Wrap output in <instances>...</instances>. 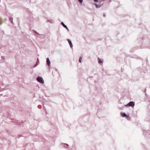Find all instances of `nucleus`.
Segmentation results:
<instances>
[{
	"instance_id": "nucleus-1",
	"label": "nucleus",
	"mask_w": 150,
	"mask_h": 150,
	"mask_svg": "<svg viewBox=\"0 0 150 150\" xmlns=\"http://www.w3.org/2000/svg\"><path fill=\"white\" fill-rule=\"evenodd\" d=\"M37 79L39 82L42 83H44V80L42 77L38 76L37 78Z\"/></svg>"
},
{
	"instance_id": "nucleus-2",
	"label": "nucleus",
	"mask_w": 150,
	"mask_h": 150,
	"mask_svg": "<svg viewBox=\"0 0 150 150\" xmlns=\"http://www.w3.org/2000/svg\"><path fill=\"white\" fill-rule=\"evenodd\" d=\"M134 103L133 101H131L129 102L128 104H127V105H125V106H131L133 107L134 106Z\"/></svg>"
},
{
	"instance_id": "nucleus-3",
	"label": "nucleus",
	"mask_w": 150,
	"mask_h": 150,
	"mask_svg": "<svg viewBox=\"0 0 150 150\" xmlns=\"http://www.w3.org/2000/svg\"><path fill=\"white\" fill-rule=\"evenodd\" d=\"M121 115L123 117H128V116H127L125 113H121Z\"/></svg>"
},
{
	"instance_id": "nucleus-4",
	"label": "nucleus",
	"mask_w": 150,
	"mask_h": 150,
	"mask_svg": "<svg viewBox=\"0 0 150 150\" xmlns=\"http://www.w3.org/2000/svg\"><path fill=\"white\" fill-rule=\"evenodd\" d=\"M47 65H49L50 64V62L49 58H47Z\"/></svg>"
},
{
	"instance_id": "nucleus-5",
	"label": "nucleus",
	"mask_w": 150,
	"mask_h": 150,
	"mask_svg": "<svg viewBox=\"0 0 150 150\" xmlns=\"http://www.w3.org/2000/svg\"><path fill=\"white\" fill-rule=\"evenodd\" d=\"M61 24L65 28L67 29V27L66 25H65L63 22L61 23Z\"/></svg>"
},
{
	"instance_id": "nucleus-6",
	"label": "nucleus",
	"mask_w": 150,
	"mask_h": 150,
	"mask_svg": "<svg viewBox=\"0 0 150 150\" xmlns=\"http://www.w3.org/2000/svg\"><path fill=\"white\" fill-rule=\"evenodd\" d=\"M102 62H103V60L102 59H99V61H98V62H99V63H102Z\"/></svg>"
},
{
	"instance_id": "nucleus-7",
	"label": "nucleus",
	"mask_w": 150,
	"mask_h": 150,
	"mask_svg": "<svg viewBox=\"0 0 150 150\" xmlns=\"http://www.w3.org/2000/svg\"><path fill=\"white\" fill-rule=\"evenodd\" d=\"M68 42L69 43V45H70V44H72L71 41H70V40L69 39H68Z\"/></svg>"
},
{
	"instance_id": "nucleus-8",
	"label": "nucleus",
	"mask_w": 150,
	"mask_h": 150,
	"mask_svg": "<svg viewBox=\"0 0 150 150\" xmlns=\"http://www.w3.org/2000/svg\"><path fill=\"white\" fill-rule=\"evenodd\" d=\"M81 60H82V58L81 57H80L79 59V62L80 63H81Z\"/></svg>"
},
{
	"instance_id": "nucleus-9",
	"label": "nucleus",
	"mask_w": 150,
	"mask_h": 150,
	"mask_svg": "<svg viewBox=\"0 0 150 150\" xmlns=\"http://www.w3.org/2000/svg\"><path fill=\"white\" fill-rule=\"evenodd\" d=\"M3 22L2 21V19L1 18H0V25Z\"/></svg>"
},
{
	"instance_id": "nucleus-10",
	"label": "nucleus",
	"mask_w": 150,
	"mask_h": 150,
	"mask_svg": "<svg viewBox=\"0 0 150 150\" xmlns=\"http://www.w3.org/2000/svg\"><path fill=\"white\" fill-rule=\"evenodd\" d=\"M96 5V6L97 8H99V7H100V6L98 5H97V4H95Z\"/></svg>"
},
{
	"instance_id": "nucleus-11",
	"label": "nucleus",
	"mask_w": 150,
	"mask_h": 150,
	"mask_svg": "<svg viewBox=\"0 0 150 150\" xmlns=\"http://www.w3.org/2000/svg\"><path fill=\"white\" fill-rule=\"evenodd\" d=\"M78 1L80 3H81L83 1V0H78Z\"/></svg>"
},
{
	"instance_id": "nucleus-12",
	"label": "nucleus",
	"mask_w": 150,
	"mask_h": 150,
	"mask_svg": "<svg viewBox=\"0 0 150 150\" xmlns=\"http://www.w3.org/2000/svg\"><path fill=\"white\" fill-rule=\"evenodd\" d=\"M70 47H71V48L72 47H73V45H72V44H70Z\"/></svg>"
},
{
	"instance_id": "nucleus-13",
	"label": "nucleus",
	"mask_w": 150,
	"mask_h": 150,
	"mask_svg": "<svg viewBox=\"0 0 150 150\" xmlns=\"http://www.w3.org/2000/svg\"><path fill=\"white\" fill-rule=\"evenodd\" d=\"M94 1L95 2H97L98 1L97 0H94Z\"/></svg>"
}]
</instances>
